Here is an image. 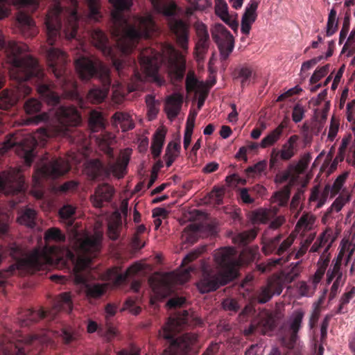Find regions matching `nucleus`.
<instances>
[{
  "label": "nucleus",
  "mask_w": 355,
  "mask_h": 355,
  "mask_svg": "<svg viewBox=\"0 0 355 355\" xmlns=\"http://www.w3.org/2000/svg\"><path fill=\"white\" fill-rule=\"evenodd\" d=\"M12 4L20 7H30L36 9L37 0H0V19L8 16V6ZM28 51V46L10 40L6 42L0 31V51L6 56V61L10 64L9 75L15 85L12 89H4L0 93V108L8 110L21 99L28 96L31 88L27 82L36 87L37 92L49 105H58L60 97L55 91V85L45 76L37 60L31 55L22 56Z\"/></svg>",
  "instance_id": "nucleus-1"
},
{
  "label": "nucleus",
  "mask_w": 355,
  "mask_h": 355,
  "mask_svg": "<svg viewBox=\"0 0 355 355\" xmlns=\"http://www.w3.org/2000/svg\"><path fill=\"white\" fill-rule=\"evenodd\" d=\"M110 2L114 8L111 13L112 34L124 57L116 58L107 34L99 28L91 32L92 42L105 56L111 58L120 77H130V91L140 90L143 88L144 77L138 70L135 58L130 59L127 55L133 51L140 38L150 37L157 31V26L150 15L138 17L136 25L129 23L122 11L130 8L132 0H110Z\"/></svg>",
  "instance_id": "nucleus-2"
},
{
  "label": "nucleus",
  "mask_w": 355,
  "mask_h": 355,
  "mask_svg": "<svg viewBox=\"0 0 355 355\" xmlns=\"http://www.w3.org/2000/svg\"><path fill=\"white\" fill-rule=\"evenodd\" d=\"M45 18L47 45L41 46L49 69L56 78L58 85L66 98L77 97V83L68 70L67 55L53 45L62 33L67 40L74 39L78 28V15L76 10H64L61 0H54Z\"/></svg>",
  "instance_id": "nucleus-3"
},
{
  "label": "nucleus",
  "mask_w": 355,
  "mask_h": 355,
  "mask_svg": "<svg viewBox=\"0 0 355 355\" xmlns=\"http://www.w3.org/2000/svg\"><path fill=\"white\" fill-rule=\"evenodd\" d=\"M45 246L42 249H35L27 255L25 249L15 243H10L4 250L5 256H10L15 263L9 267L8 272L11 275L18 272L33 273L44 270L54 263L59 252L58 246L49 245L50 242L63 243L66 240L65 234L58 227L49 228L44 234Z\"/></svg>",
  "instance_id": "nucleus-4"
},
{
  "label": "nucleus",
  "mask_w": 355,
  "mask_h": 355,
  "mask_svg": "<svg viewBox=\"0 0 355 355\" xmlns=\"http://www.w3.org/2000/svg\"><path fill=\"white\" fill-rule=\"evenodd\" d=\"M214 260L220 268V272H216L205 265L202 266V277L197 283V287L201 293L214 291L237 276L241 261L233 247H225L216 250Z\"/></svg>",
  "instance_id": "nucleus-5"
},
{
  "label": "nucleus",
  "mask_w": 355,
  "mask_h": 355,
  "mask_svg": "<svg viewBox=\"0 0 355 355\" xmlns=\"http://www.w3.org/2000/svg\"><path fill=\"white\" fill-rule=\"evenodd\" d=\"M75 68L82 80L97 77L103 87H94L88 92L87 98L92 103H100L107 96L111 85L109 69L99 59L92 57H80L75 61Z\"/></svg>",
  "instance_id": "nucleus-6"
},
{
  "label": "nucleus",
  "mask_w": 355,
  "mask_h": 355,
  "mask_svg": "<svg viewBox=\"0 0 355 355\" xmlns=\"http://www.w3.org/2000/svg\"><path fill=\"white\" fill-rule=\"evenodd\" d=\"M189 322V314L187 311H184L182 315L168 318L162 328V336L165 339L171 340V343L162 355H190L197 344L198 335L187 333L175 338L176 334Z\"/></svg>",
  "instance_id": "nucleus-7"
},
{
  "label": "nucleus",
  "mask_w": 355,
  "mask_h": 355,
  "mask_svg": "<svg viewBox=\"0 0 355 355\" xmlns=\"http://www.w3.org/2000/svg\"><path fill=\"white\" fill-rule=\"evenodd\" d=\"M283 235L278 234L273 238L265 240L263 242L262 251L266 255L275 254L280 257L277 259H270L266 265H259L258 270L261 272H266L270 270L272 268L277 266H282L288 262L292 257L295 259L301 258L307 252L309 247L302 243L300 248L297 251H292L287 256L284 257V254L291 248L294 242V236L290 235L286 239L282 240Z\"/></svg>",
  "instance_id": "nucleus-8"
},
{
  "label": "nucleus",
  "mask_w": 355,
  "mask_h": 355,
  "mask_svg": "<svg viewBox=\"0 0 355 355\" xmlns=\"http://www.w3.org/2000/svg\"><path fill=\"white\" fill-rule=\"evenodd\" d=\"M154 9L167 17V24L172 37L183 51H187L190 24L176 15L177 6L172 0H150Z\"/></svg>",
  "instance_id": "nucleus-9"
},
{
  "label": "nucleus",
  "mask_w": 355,
  "mask_h": 355,
  "mask_svg": "<svg viewBox=\"0 0 355 355\" xmlns=\"http://www.w3.org/2000/svg\"><path fill=\"white\" fill-rule=\"evenodd\" d=\"M130 161L128 155H123L116 162H109L105 165L98 159L88 161L85 166V173L92 181H104L110 178L111 174L118 179L123 178L126 173L127 166Z\"/></svg>",
  "instance_id": "nucleus-10"
},
{
  "label": "nucleus",
  "mask_w": 355,
  "mask_h": 355,
  "mask_svg": "<svg viewBox=\"0 0 355 355\" xmlns=\"http://www.w3.org/2000/svg\"><path fill=\"white\" fill-rule=\"evenodd\" d=\"M72 306L70 294L69 293H63L54 302L51 310L44 311L42 309L37 311L32 309L23 310L19 313L17 319L21 327H28L41 319L46 318L54 319L56 314L60 311L70 313L72 310Z\"/></svg>",
  "instance_id": "nucleus-11"
},
{
  "label": "nucleus",
  "mask_w": 355,
  "mask_h": 355,
  "mask_svg": "<svg viewBox=\"0 0 355 355\" xmlns=\"http://www.w3.org/2000/svg\"><path fill=\"white\" fill-rule=\"evenodd\" d=\"M71 170L69 162L61 157H54L38 167L33 176L35 184L41 187L43 181H53Z\"/></svg>",
  "instance_id": "nucleus-12"
},
{
  "label": "nucleus",
  "mask_w": 355,
  "mask_h": 355,
  "mask_svg": "<svg viewBox=\"0 0 355 355\" xmlns=\"http://www.w3.org/2000/svg\"><path fill=\"white\" fill-rule=\"evenodd\" d=\"M51 333L48 330H44L39 334L31 336L24 343L21 340L14 343L6 337L3 341H0L1 353L0 355H26L29 345L35 344L45 345L51 341Z\"/></svg>",
  "instance_id": "nucleus-13"
},
{
  "label": "nucleus",
  "mask_w": 355,
  "mask_h": 355,
  "mask_svg": "<svg viewBox=\"0 0 355 355\" xmlns=\"http://www.w3.org/2000/svg\"><path fill=\"white\" fill-rule=\"evenodd\" d=\"M37 140L35 137L27 135L21 139L15 135H11L3 144L2 150L5 153L12 148H15L18 156L24 159L26 165L31 166L35 156V148Z\"/></svg>",
  "instance_id": "nucleus-14"
},
{
  "label": "nucleus",
  "mask_w": 355,
  "mask_h": 355,
  "mask_svg": "<svg viewBox=\"0 0 355 355\" xmlns=\"http://www.w3.org/2000/svg\"><path fill=\"white\" fill-rule=\"evenodd\" d=\"M0 193L6 196H16L17 200H12L14 205L22 201L25 196V184L19 170L0 173Z\"/></svg>",
  "instance_id": "nucleus-15"
},
{
  "label": "nucleus",
  "mask_w": 355,
  "mask_h": 355,
  "mask_svg": "<svg viewBox=\"0 0 355 355\" xmlns=\"http://www.w3.org/2000/svg\"><path fill=\"white\" fill-rule=\"evenodd\" d=\"M141 69L146 76L152 78L159 85L164 80L158 76L160 65V55L152 49L147 48L138 54Z\"/></svg>",
  "instance_id": "nucleus-16"
},
{
  "label": "nucleus",
  "mask_w": 355,
  "mask_h": 355,
  "mask_svg": "<svg viewBox=\"0 0 355 355\" xmlns=\"http://www.w3.org/2000/svg\"><path fill=\"white\" fill-rule=\"evenodd\" d=\"M55 114L60 125L58 128V133L63 136L69 134L70 128L77 126L81 123V116L73 106L61 105Z\"/></svg>",
  "instance_id": "nucleus-17"
},
{
  "label": "nucleus",
  "mask_w": 355,
  "mask_h": 355,
  "mask_svg": "<svg viewBox=\"0 0 355 355\" xmlns=\"http://www.w3.org/2000/svg\"><path fill=\"white\" fill-rule=\"evenodd\" d=\"M304 312L302 309L293 312L288 321V327L282 336L281 340L283 345L288 349H293L298 340V332L302 327Z\"/></svg>",
  "instance_id": "nucleus-18"
},
{
  "label": "nucleus",
  "mask_w": 355,
  "mask_h": 355,
  "mask_svg": "<svg viewBox=\"0 0 355 355\" xmlns=\"http://www.w3.org/2000/svg\"><path fill=\"white\" fill-rule=\"evenodd\" d=\"M101 249V239L98 236H87L80 243V252L79 260L83 266L88 267Z\"/></svg>",
  "instance_id": "nucleus-19"
},
{
  "label": "nucleus",
  "mask_w": 355,
  "mask_h": 355,
  "mask_svg": "<svg viewBox=\"0 0 355 355\" xmlns=\"http://www.w3.org/2000/svg\"><path fill=\"white\" fill-rule=\"evenodd\" d=\"M195 28L197 41L196 42L194 54L198 62L203 61L211 43L207 26L201 21H196Z\"/></svg>",
  "instance_id": "nucleus-20"
},
{
  "label": "nucleus",
  "mask_w": 355,
  "mask_h": 355,
  "mask_svg": "<svg viewBox=\"0 0 355 355\" xmlns=\"http://www.w3.org/2000/svg\"><path fill=\"white\" fill-rule=\"evenodd\" d=\"M74 283L80 286L88 298L97 299L101 297L106 291V286L101 284H92L88 281L81 272L76 270L74 273Z\"/></svg>",
  "instance_id": "nucleus-21"
},
{
  "label": "nucleus",
  "mask_w": 355,
  "mask_h": 355,
  "mask_svg": "<svg viewBox=\"0 0 355 355\" xmlns=\"http://www.w3.org/2000/svg\"><path fill=\"white\" fill-rule=\"evenodd\" d=\"M284 288L279 277L273 275L270 277L265 286L260 288L257 293V301L260 304H265L270 301L273 295H279Z\"/></svg>",
  "instance_id": "nucleus-22"
},
{
  "label": "nucleus",
  "mask_w": 355,
  "mask_h": 355,
  "mask_svg": "<svg viewBox=\"0 0 355 355\" xmlns=\"http://www.w3.org/2000/svg\"><path fill=\"white\" fill-rule=\"evenodd\" d=\"M141 269V267L138 263L132 265L124 272H121L119 268L114 267L107 270L105 276L114 285L119 286L125 283L130 276L136 275Z\"/></svg>",
  "instance_id": "nucleus-23"
},
{
  "label": "nucleus",
  "mask_w": 355,
  "mask_h": 355,
  "mask_svg": "<svg viewBox=\"0 0 355 355\" xmlns=\"http://www.w3.org/2000/svg\"><path fill=\"white\" fill-rule=\"evenodd\" d=\"M114 193L113 187L107 183H103L95 189L94 194L91 196L93 205L96 208H101L104 202L111 201Z\"/></svg>",
  "instance_id": "nucleus-24"
},
{
  "label": "nucleus",
  "mask_w": 355,
  "mask_h": 355,
  "mask_svg": "<svg viewBox=\"0 0 355 355\" xmlns=\"http://www.w3.org/2000/svg\"><path fill=\"white\" fill-rule=\"evenodd\" d=\"M17 21L24 37H33L37 35V30L35 22L29 15L19 12L17 15Z\"/></svg>",
  "instance_id": "nucleus-25"
},
{
  "label": "nucleus",
  "mask_w": 355,
  "mask_h": 355,
  "mask_svg": "<svg viewBox=\"0 0 355 355\" xmlns=\"http://www.w3.org/2000/svg\"><path fill=\"white\" fill-rule=\"evenodd\" d=\"M183 103V96L180 93H173L166 100V112L168 119H173L178 116Z\"/></svg>",
  "instance_id": "nucleus-26"
},
{
  "label": "nucleus",
  "mask_w": 355,
  "mask_h": 355,
  "mask_svg": "<svg viewBox=\"0 0 355 355\" xmlns=\"http://www.w3.org/2000/svg\"><path fill=\"white\" fill-rule=\"evenodd\" d=\"M234 76L235 79L240 80L241 87L244 88L252 83L256 73L251 66L245 64L235 69Z\"/></svg>",
  "instance_id": "nucleus-27"
},
{
  "label": "nucleus",
  "mask_w": 355,
  "mask_h": 355,
  "mask_svg": "<svg viewBox=\"0 0 355 355\" xmlns=\"http://www.w3.org/2000/svg\"><path fill=\"white\" fill-rule=\"evenodd\" d=\"M299 140V136L293 135L282 145L280 153V159L284 161L290 160L297 151V142Z\"/></svg>",
  "instance_id": "nucleus-28"
},
{
  "label": "nucleus",
  "mask_w": 355,
  "mask_h": 355,
  "mask_svg": "<svg viewBox=\"0 0 355 355\" xmlns=\"http://www.w3.org/2000/svg\"><path fill=\"white\" fill-rule=\"evenodd\" d=\"M165 136L166 131L162 129L157 130L153 136L151 144V152L155 159L158 157L161 154L164 143Z\"/></svg>",
  "instance_id": "nucleus-29"
},
{
  "label": "nucleus",
  "mask_w": 355,
  "mask_h": 355,
  "mask_svg": "<svg viewBox=\"0 0 355 355\" xmlns=\"http://www.w3.org/2000/svg\"><path fill=\"white\" fill-rule=\"evenodd\" d=\"M291 266V268L288 272L275 275V276L279 277V279L284 286L285 284L291 283L294 281L301 272V261H298L295 264L292 263Z\"/></svg>",
  "instance_id": "nucleus-30"
},
{
  "label": "nucleus",
  "mask_w": 355,
  "mask_h": 355,
  "mask_svg": "<svg viewBox=\"0 0 355 355\" xmlns=\"http://www.w3.org/2000/svg\"><path fill=\"white\" fill-rule=\"evenodd\" d=\"M350 195L347 191H343L338 198L334 201L325 213L326 217H329L333 211H340L342 208L350 200Z\"/></svg>",
  "instance_id": "nucleus-31"
},
{
  "label": "nucleus",
  "mask_w": 355,
  "mask_h": 355,
  "mask_svg": "<svg viewBox=\"0 0 355 355\" xmlns=\"http://www.w3.org/2000/svg\"><path fill=\"white\" fill-rule=\"evenodd\" d=\"M211 35L214 41L217 45L233 37L231 33L220 24L215 25L211 31Z\"/></svg>",
  "instance_id": "nucleus-32"
},
{
  "label": "nucleus",
  "mask_w": 355,
  "mask_h": 355,
  "mask_svg": "<svg viewBox=\"0 0 355 355\" xmlns=\"http://www.w3.org/2000/svg\"><path fill=\"white\" fill-rule=\"evenodd\" d=\"M257 234V231L254 229H251L247 231H243L235 235L233 237V241L234 243L239 245H245L254 240Z\"/></svg>",
  "instance_id": "nucleus-33"
},
{
  "label": "nucleus",
  "mask_w": 355,
  "mask_h": 355,
  "mask_svg": "<svg viewBox=\"0 0 355 355\" xmlns=\"http://www.w3.org/2000/svg\"><path fill=\"white\" fill-rule=\"evenodd\" d=\"M89 125L93 132L105 129V123L102 114L97 111H92L89 119Z\"/></svg>",
  "instance_id": "nucleus-34"
},
{
  "label": "nucleus",
  "mask_w": 355,
  "mask_h": 355,
  "mask_svg": "<svg viewBox=\"0 0 355 355\" xmlns=\"http://www.w3.org/2000/svg\"><path fill=\"white\" fill-rule=\"evenodd\" d=\"M35 219V211L33 209L27 208L24 211L21 215L18 217L17 221L21 225L33 228L36 224Z\"/></svg>",
  "instance_id": "nucleus-35"
},
{
  "label": "nucleus",
  "mask_w": 355,
  "mask_h": 355,
  "mask_svg": "<svg viewBox=\"0 0 355 355\" xmlns=\"http://www.w3.org/2000/svg\"><path fill=\"white\" fill-rule=\"evenodd\" d=\"M291 195V187L286 185L282 189L276 192L272 196L273 202H277L279 207L287 205Z\"/></svg>",
  "instance_id": "nucleus-36"
},
{
  "label": "nucleus",
  "mask_w": 355,
  "mask_h": 355,
  "mask_svg": "<svg viewBox=\"0 0 355 355\" xmlns=\"http://www.w3.org/2000/svg\"><path fill=\"white\" fill-rule=\"evenodd\" d=\"M60 337L65 345H70L78 339L79 334L71 327H63L60 331Z\"/></svg>",
  "instance_id": "nucleus-37"
},
{
  "label": "nucleus",
  "mask_w": 355,
  "mask_h": 355,
  "mask_svg": "<svg viewBox=\"0 0 355 355\" xmlns=\"http://www.w3.org/2000/svg\"><path fill=\"white\" fill-rule=\"evenodd\" d=\"M282 135V134L277 129H274L262 139L259 146L263 148L272 146L280 139Z\"/></svg>",
  "instance_id": "nucleus-38"
},
{
  "label": "nucleus",
  "mask_w": 355,
  "mask_h": 355,
  "mask_svg": "<svg viewBox=\"0 0 355 355\" xmlns=\"http://www.w3.org/2000/svg\"><path fill=\"white\" fill-rule=\"evenodd\" d=\"M122 228V223L121 219L110 222L108 224L107 235L112 241L117 240L120 236V232Z\"/></svg>",
  "instance_id": "nucleus-39"
},
{
  "label": "nucleus",
  "mask_w": 355,
  "mask_h": 355,
  "mask_svg": "<svg viewBox=\"0 0 355 355\" xmlns=\"http://www.w3.org/2000/svg\"><path fill=\"white\" fill-rule=\"evenodd\" d=\"M76 207L71 205H64L59 210V215L62 219L67 220L68 224L71 225L73 223Z\"/></svg>",
  "instance_id": "nucleus-40"
},
{
  "label": "nucleus",
  "mask_w": 355,
  "mask_h": 355,
  "mask_svg": "<svg viewBox=\"0 0 355 355\" xmlns=\"http://www.w3.org/2000/svg\"><path fill=\"white\" fill-rule=\"evenodd\" d=\"M234 46V37L228 39L227 41L223 42L218 44L220 56L223 60H226L232 52Z\"/></svg>",
  "instance_id": "nucleus-41"
},
{
  "label": "nucleus",
  "mask_w": 355,
  "mask_h": 355,
  "mask_svg": "<svg viewBox=\"0 0 355 355\" xmlns=\"http://www.w3.org/2000/svg\"><path fill=\"white\" fill-rule=\"evenodd\" d=\"M253 223H266L270 220V213L265 209H259L251 213Z\"/></svg>",
  "instance_id": "nucleus-42"
},
{
  "label": "nucleus",
  "mask_w": 355,
  "mask_h": 355,
  "mask_svg": "<svg viewBox=\"0 0 355 355\" xmlns=\"http://www.w3.org/2000/svg\"><path fill=\"white\" fill-rule=\"evenodd\" d=\"M347 177V172H345L337 177L332 186H331V198H334L340 192Z\"/></svg>",
  "instance_id": "nucleus-43"
},
{
  "label": "nucleus",
  "mask_w": 355,
  "mask_h": 355,
  "mask_svg": "<svg viewBox=\"0 0 355 355\" xmlns=\"http://www.w3.org/2000/svg\"><path fill=\"white\" fill-rule=\"evenodd\" d=\"M336 11L334 9H331L328 17V21L327 24V31L326 35L327 37H330L334 35L338 28V24L336 21Z\"/></svg>",
  "instance_id": "nucleus-44"
},
{
  "label": "nucleus",
  "mask_w": 355,
  "mask_h": 355,
  "mask_svg": "<svg viewBox=\"0 0 355 355\" xmlns=\"http://www.w3.org/2000/svg\"><path fill=\"white\" fill-rule=\"evenodd\" d=\"M266 166L267 162L266 161H260L254 165L248 167L245 169V173L248 177H254L264 171Z\"/></svg>",
  "instance_id": "nucleus-45"
},
{
  "label": "nucleus",
  "mask_w": 355,
  "mask_h": 355,
  "mask_svg": "<svg viewBox=\"0 0 355 355\" xmlns=\"http://www.w3.org/2000/svg\"><path fill=\"white\" fill-rule=\"evenodd\" d=\"M24 107L26 114H33L40 111L42 103L35 98H30L25 103Z\"/></svg>",
  "instance_id": "nucleus-46"
},
{
  "label": "nucleus",
  "mask_w": 355,
  "mask_h": 355,
  "mask_svg": "<svg viewBox=\"0 0 355 355\" xmlns=\"http://www.w3.org/2000/svg\"><path fill=\"white\" fill-rule=\"evenodd\" d=\"M320 262L322 263L318 267V270H316V272L314 275V282L315 283H318L322 279V278L325 272V270L327 269V267L329 264V259L328 257L324 259V255L322 254L320 257L318 263H320Z\"/></svg>",
  "instance_id": "nucleus-47"
},
{
  "label": "nucleus",
  "mask_w": 355,
  "mask_h": 355,
  "mask_svg": "<svg viewBox=\"0 0 355 355\" xmlns=\"http://www.w3.org/2000/svg\"><path fill=\"white\" fill-rule=\"evenodd\" d=\"M329 64H327L322 67L317 69L310 78L311 84L317 83L322 78L325 76L329 70Z\"/></svg>",
  "instance_id": "nucleus-48"
},
{
  "label": "nucleus",
  "mask_w": 355,
  "mask_h": 355,
  "mask_svg": "<svg viewBox=\"0 0 355 355\" xmlns=\"http://www.w3.org/2000/svg\"><path fill=\"white\" fill-rule=\"evenodd\" d=\"M315 222V217L308 214H303L297 223V227L310 229Z\"/></svg>",
  "instance_id": "nucleus-49"
},
{
  "label": "nucleus",
  "mask_w": 355,
  "mask_h": 355,
  "mask_svg": "<svg viewBox=\"0 0 355 355\" xmlns=\"http://www.w3.org/2000/svg\"><path fill=\"white\" fill-rule=\"evenodd\" d=\"M112 123L114 126H117L118 124H121L127 121L132 119L129 114L123 112H115L112 118Z\"/></svg>",
  "instance_id": "nucleus-50"
},
{
  "label": "nucleus",
  "mask_w": 355,
  "mask_h": 355,
  "mask_svg": "<svg viewBox=\"0 0 355 355\" xmlns=\"http://www.w3.org/2000/svg\"><path fill=\"white\" fill-rule=\"evenodd\" d=\"M260 324L267 330H272L276 325L274 316L271 313H266L261 318Z\"/></svg>",
  "instance_id": "nucleus-51"
},
{
  "label": "nucleus",
  "mask_w": 355,
  "mask_h": 355,
  "mask_svg": "<svg viewBox=\"0 0 355 355\" xmlns=\"http://www.w3.org/2000/svg\"><path fill=\"white\" fill-rule=\"evenodd\" d=\"M186 90L188 93L198 92V81L193 74H188L186 78Z\"/></svg>",
  "instance_id": "nucleus-52"
},
{
  "label": "nucleus",
  "mask_w": 355,
  "mask_h": 355,
  "mask_svg": "<svg viewBox=\"0 0 355 355\" xmlns=\"http://www.w3.org/2000/svg\"><path fill=\"white\" fill-rule=\"evenodd\" d=\"M305 110L304 107L297 103L293 109L292 119L295 123L300 122L304 116Z\"/></svg>",
  "instance_id": "nucleus-53"
},
{
  "label": "nucleus",
  "mask_w": 355,
  "mask_h": 355,
  "mask_svg": "<svg viewBox=\"0 0 355 355\" xmlns=\"http://www.w3.org/2000/svg\"><path fill=\"white\" fill-rule=\"evenodd\" d=\"M342 259H343V256H342L341 253H339V254L337 257L336 261L335 263L334 264L333 268L332 269L330 268L327 271V272L330 275L336 277V279L340 275H341V277H343V273L340 271V266H341Z\"/></svg>",
  "instance_id": "nucleus-54"
},
{
  "label": "nucleus",
  "mask_w": 355,
  "mask_h": 355,
  "mask_svg": "<svg viewBox=\"0 0 355 355\" xmlns=\"http://www.w3.org/2000/svg\"><path fill=\"white\" fill-rule=\"evenodd\" d=\"M342 259H343V256H342L341 253H339V254L337 257L336 261L335 263L334 264L333 268L332 269L330 268L327 271V272L330 275L336 277V279L340 275H341V277H343V273L340 271V266H341Z\"/></svg>",
  "instance_id": "nucleus-55"
},
{
  "label": "nucleus",
  "mask_w": 355,
  "mask_h": 355,
  "mask_svg": "<svg viewBox=\"0 0 355 355\" xmlns=\"http://www.w3.org/2000/svg\"><path fill=\"white\" fill-rule=\"evenodd\" d=\"M223 308L225 311H229L233 313H236L239 309L238 302L234 299L227 298L222 302Z\"/></svg>",
  "instance_id": "nucleus-56"
},
{
  "label": "nucleus",
  "mask_w": 355,
  "mask_h": 355,
  "mask_svg": "<svg viewBox=\"0 0 355 355\" xmlns=\"http://www.w3.org/2000/svg\"><path fill=\"white\" fill-rule=\"evenodd\" d=\"M224 190L221 188H214L210 193L211 199L217 205L223 203Z\"/></svg>",
  "instance_id": "nucleus-57"
},
{
  "label": "nucleus",
  "mask_w": 355,
  "mask_h": 355,
  "mask_svg": "<svg viewBox=\"0 0 355 355\" xmlns=\"http://www.w3.org/2000/svg\"><path fill=\"white\" fill-rule=\"evenodd\" d=\"M215 12L218 17L228 12V6L225 0H216Z\"/></svg>",
  "instance_id": "nucleus-58"
},
{
  "label": "nucleus",
  "mask_w": 355,
  "mask_h": 355,
  "mask_svg": "<svg viewBox=\"0 0 355 355\" xmlns=\"http://www.w3.org/2000/svg\"><path fill=\"white\" fill-rule=\"evenodd\" d=\"M78 187V182L74 180H70L64 182L58 187V191L62 193L73 191Z\"/></svg>",
  "instance_id": "nucleus-59"
},
{
  "label": "nucleus",
  "mask_w": 355,
  "mask_h": 355,
  "mask_svg": "<svg viewBox=\"0 0 355 355\" xmlns=\"http://www.w3.org/2000/svg\"><path fill=\"white\" fill-rule=\"evenodd\" d=\"M329 194H331V185L327 184L322 193L319 194V201L316 206L317 208H320L324 205Z\"/></svg>",
  "instance_id": "nucleus-60"
},
{
  "label": "nucleus",
  "mask_w": 355,
  "mask_h": 355,
  "mask_svg": "<svg viewBox=\"0 0 355 355\" xmlns=\"http://www.w3.org/2000/svg\"><path fill=\"white\" fill-rule=\"evenodd\" d=\"M311 158L312 157L310 153H307L304 154L297 165V171L302 172L304 170H305L308 167V165L311 162Z\"/></svg>",
  "instance_id": "nucleus-61"
},
{
  "label": "nucleus",
  "mask_w": 355,
  "mask_h": 355,
  "mask_svg": "<svg viewBox=\"0 0 355 355\" xmlns=\"http://www.w3.org/2000/svg\"><path fill=\"white\" fill-rule=\"evenodd\" d=\"M202 252V250H195L186 255L182 261V266H186L189 263L196 259Z\"/></svg>",
  "instance_id": "nucleus-62"
},
{
  "label": "nucleus",
  "mask_w": 355,
  "mask_h": 355,
  "mask_svg": "<svg viewBox=\"0 0 355 355\" xmlns=\"http://www.w3.org/2000/svg\"><path fill=\"white\" fill-rule=\"evenodd\" d=\"M328 242L327 236L323 234L318 238L315 242L313 244L310 249V252H318L320 248L324 246Z\"/></svg>",
  "instance_id": "nucleus-63"
},
{
  "label": "nucleus",
  "mask_w": 355,
  "mask_h": 355,
  "mask_svg": "<svg viewBox=\"0 0 355 355\" xmlns=\"http://www.w3.org/2000/svg\"><path fill=\"white\" fill-rule=\"evenodd\" d=\"M280 153L279 150L273 148L270 155V167L274 168L279 164Z\"/></svg>",
  "instance_id": "nucleus-64"
}]
</instances>
